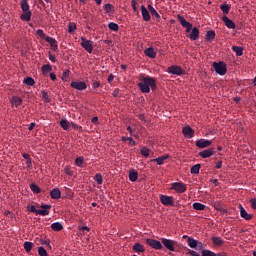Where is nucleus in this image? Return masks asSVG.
Returning a JSON list of instances; mask_svg holds the SVG:
<instances>
[{
	"instance_id": "473e14b6",
	"label": "nucleus",
	"mask_w": 256,
	"mask_h": 256,
	"mask_svg": "<svg viewBox=\"0 0 256 256\" xmlns=\"http://www.w3.org/2000/svg\"><path fill=\"white\" fill-rule=\"evenodd\" d=\"M25 85H28L29 87H33L35 85V80L31 77H26L23 81Z\"/></svg>"
},
{
	"instance_id": "f03ea898",
	"label": "nucleus",
	"mask_w": 256,
	"mask_h": 256,
	"mask_svg": "<svg viewBox=\"0 0 256 256\" xmlns=\"http://www.w3.org/2000/svg\"><path fill=\"white\" fill-rule=\"evenodd\" d=\"M213 68L218 75H225L227 73V64L225 62H214Z\"/></svg>"
},
{
	"instance_id": "8fccbe9b",
	"label": "nucleus",
	"mask_w": 256,
	"mask_h": 256,
	"mask_svg": "<svg viewBox=\"0 0 256 256\" xmlns=\"http://www.w3.org/2000/svg\"><path fill=\"white\" fill-rule=\"evenodd\" d=\"M62 81H69V70H65L62 74Z\"/></svg>"
},
{
	"instance_id": "49530a36",
	"label": "nucleus",
	"mask_w": 256,
	"mask_h": 256,
	"mask_svg": "<svg viewBox=\"0 0 256 256\" xmlns=\"http://www.w3.org/2000/svg\"><path fill=\"white\" fill-rule=\"evenodd\" d=\"M229 5H227V4H223V5H221V10L223 11V13L225 14V15H228L229 14Z\"/></svg>"
},
{
	"instance_id": "a18cd8bd",
	"label": "nucleus",
	"mask_w": 256,
	"mask_h": 256,
	"mask_svg": "<svg viewBox=\"0 0 256 256\" xmlns=\"http://www.w3.org/2000/svg\"><path fill=\"white\" fill-rule=\"evenodd\" d=\"M77 29V25L75 23L71 22L68 24V33H73Z\"/></svg>"
},
{
	"instance_id": "393cba45",
	"label": "nucleus",
	"mask_w": 256,
	"mask_h": 256,
	"mask_svg": "<svg viewBox=\"0 0 256 256\" xmlns=\"http://www.w3.org/2000/svg\"><path fill=\"white\" fill-rule=\"evenodd\" d=\"M51 229L52 231H62L63 224H61V222H54L51 224Z\"/></svg>"
},
{
	"instance_id": "a19ab883",
	"label": "nucleus",
	"mask_w": 256,
	"mask_h": 256,
	"mask_svg": "<svg viewBox=\"0 0 256 256\" xmlns=\"http://www.w3.org/2000/svg\"><path fill=\"white\" fill-rule=\"evenodd\" d=\"M60 127H62V129H64V131L69 130V122H67V120H61Z\"/></svg>"
},
{
	"instance_id": "7c9ffc66",
	"label": "nucleus",
	"mask_w": 256,
	"mask_h": 256,
	"mask_svg": "<svg viewBox=\"0 0 256 256\" xmlns=\"http://www.w3.org/2000/svg\"><path fill=\"white\" fill-rule=\"evenodd\" d=\"M212 243L217 247H221L223 245V239L221 237H212Z\"/></svg>"
},
{
	"instance_id": "2eb2a0df",
	"label": "nucleus",
	"mask_w": 256,
	"mask_h": 256,
	"mask_svg": "<svg viewBox=\"0 0 256 256\" xmlns=\"http://www.w3.org/2000/svg\"><path fill=\"white\" fill-rule=\"evenodd\" d=\"M222 21L225 23L226 27L228 29H235L237 26L235 25V22H233V20L229 19V17L224 16L222 18Z\"/></svg>"
},
{
	"instance_id": "bb28decb",
	"label": "nucleus",
	"mask_w": 256,
	"mask_h": 256,
	"mask_svg": "<svg viewBox=\"0 0 256 256\" xmlns=\"http://www.w3.org/2000/svg\"><path fill=\"white\" fill-rule=\"evenodd\" d=\"M187 243H188L189 247H191V249H195V247H197V245H199V241H197L191 237H188Z\"/></svg>"
},
{
	"instance_id": "6e6552de",
	"label": "nucleus",
	"mask_w": 256,
	"mask_h": 256,
	"mask_svg": "<svg viewBox=\"0 0 256 256\" xmlns=\"http://www.w3.org/2000/svg\"><path fill=\"white\" fill-rule=\"evenodd\" d=\"M146 243L147 245H149V247H152V249H157V250L163 249V244H161V242L158 240L148 238L146 239Z\"/></svg>"
},
{
	"instance_id": "cd10ccee",
	"label": "nucleus",
	"mask_w": 256,
	"mask_h": 256,
	"mask_svg": "<svg viewBox=\"0 0 256 256\" xmlns=\"http://www.w3.org/2000/svg\"><path fill=\"white\" fill-rule=\"evenodd\" d=\"M193 209H195L196 211H205V204L199 203V202H195L192 205Z\"/></svg>"
},
{
	"instance_id": "69168bd1",
	"label": "nucleus",
	"mask_w": 256,
	"mask_h": 256,
	"mask_svg": "<svg viewBox=\"0 0 256 256\" xmlns=\"http://www.w3.org/2000/svg\"><path fill=\"white\" fill-rule=\"evenodd\" d=\"M113 79H115V76H113V74H110L108 76V83H113Z\"/></svg>"
},
{
	"instance_id": "f704fd0d",
	"label": "nucleus",
	"mask_w": 256,
	"mask_h": 256,
	"mask_svg": "<svg viewBox=\"0 0 256 256\" xmlns=\"http://www.w3.org/2000/svg\"><path fill=\"white\" fill-rule=\"evenodd\" d=\"M232 50L235 51L237 57H241L243 55V48L239 46H233Z\"/></svg>"
},
{
	"instance_id": "f3484780",
	"label": "nucleus",
	"mask_w": 256,
	"mask_h": 256,
	"mask_svg": "<svg viewBox=\"0 0 256 256\" xmlns=\"http://www.w3.org/2000/svg\"><path fill=\"white\" fill-rule=\"evenodd\" d=\"M214 153V150L212 148H208L206 150H203L199 153L200 157H202V159H207L208 157H211Z\"/></svg>"
},
{
	"instance_id": "412c9836",
	"label": "nucleus",
	"mask_w": 256,
	"mask_h": 256,
	"mask_svg": "<svg viewBox=\"0 0 256 256\" xmlns=\"http://www.w3.org/2000/svg\"><path fill=\"white\" fill-rule=\"evenodd\" d=\"M167 159H169V155L165 154L158 158L152 159L151 161L157 163V165H163V163H165V161H167Z\"/></svg>"
},
{
	"instance_id": "37998d69",
	"label": "nucleus",
	"mask_w": 256,
	"mask_h": 256,
	"mask_svg": "<svg viewBox=\"0 0 256 256\" xmlns=\"http://www.w3.org/2000/svg\"><path fill=\"white\" fill-rule=\"evenodd\" d=\"M30 189L33 193H41V188L37 184H31Z\"/></svg>"
},
{
	"instance_id": "79ce46f5",
	"label": "nucleus",
	"mask_w": 256,
	"mask_h": 256,
	"mask_svg": "<svg viewBox=\"0 0 256 256\" xmlns=\"http://www.w3.org/2000/svg\"><path fill=\"white\" fill-rule=\"evenodd\" d=\"M149 152H150V150L147 147H142L140 149V153H141V155H143V157H149Z\"/></svg>"
},
{
	"instance_id": "9b49d317",
	"label": "nucleus",
	"mask_w": 256,
	"mask_h": 256,
	"mask_svg": "<svg viewBox=\"0 0 256 256\" xmlns=\"http://www.w3.org/2000/svg\"><path fill=\"white\" fill-rule=\"evenodd\" d=\"M182 133L186 139H193V135H195V131L190 126H185Z\"/></svg>"
},
{
	"instance_id": "dca6fc26",
	"label": "nucleus",
	"mask_w": 256,
	"mask_h": 256,
	"mask_svg": "<svg viewBox=\"0 0 256 256\" xmlns=\"http://www.w3.org/2000/svg\"><path fill=\"white\" fill-rule=\"evenodd\" d=\"M141 13L144 21H151V14L144 5L141 6Z\"/></svg>"
},
{
	"instance_id": "c9c22d12",
	"label": "nucleus",
	"mask_w": 256,
	"mask_h": 256,
	"mask_svg": "<svg viewBox=\"0 0 256 256\" xmlns=\"http://www.w3.org/2000/svg\"><path fill=\"white\" fill-rule=\"evenodd\" d=\"M108 29H110V31H119V25L115 22H110L108 24Z\"/></svg>"
},
{
	"instance_id": "603ef678",
	"label": "nucleus",
	"mask_w": 256,
	"mask_h": 256,
	"mask_svg": "<svg viewBox=\"0 0 256 256\" xmlns=\"http://www.w3.org/2000/svg\"><path fill=\"white\" fill-rule=\"evenodd\" d=\"M83 161V157H78L75 159V164L77 165V167H82Z\"/></svg>"
},
{
	"instance_id": "338daca9",
	"label": "nucleus",
	"mask_w": 256,
	"mask_h": 256,
	"mask_svg": "<svg viewBox=\"0 0 256 256\" xmlns=\"http://www.w3.org/2000/svg\"><path fill=\"white\" fill-rule=\"evenodd\" d=\"M189 255H192V256H199V253H197V252L191 250V251H189Z\"/></svg>"
},
{
	"instance_id": "72a5a7b5",
	"label": "nucleus",
	"mask_w": 256,
	"mask_h": 256,
	"mask_svg": "<svg viewBox=\"0 0 256 256\" xmlns=\"http://www.w3.org/2000/svg\"><path fill=\"white\" fill-rule=\"evenodd\" d=\"M206 41H213L215 39V31H208L205 36Z\"/></svg>"
},
{
	"instance_id": "c03bdc74",
	"label": "nucleus",
	"mask_w": 256,
	"mask_h": 256,
	"mask_svg": "<svg viewBox=\"0 0 256 256\" xmlns=\"http://www.w3.org/2000/svg\"><path fill=\"white\" fill-rule=\"evenodd\" d=\"M94 179L98 185L103 184V176L100 173L96 174Z\"/></svg>"
},
{
	"instance_id": "09e8293b",
	"label": "nucleus",
	"mask_w": 256,
	"mask_h": 256,
	"mask_svg": "<svg viewBox=\"0 0 256 256\" xmlns=\"http://www.w3.org/2000/svg\"><path fill=\"white\" fill-rule=\"evenodd\" d=\"M41 245H46L48 249H51V240L46 239V240H40Z\"/></svg>"
},
{
	"instance_id": "5701e85b",
	"label": "nucleus",
	"mask_w": 256,
	"mask_h": 256,
	"mask_svg": "<svg viewBox=\"0 0 256 256\" xmlns=\"http://www.w3.org/2000/svg\"><path fill=\"white\" fill-rule=\"evenodd\" d=\"M10 103L13 107H19L23 103V99L19 98V96H13Z\"/></svg>"
},
{
	"instance_id": "a211bd4d",
	"label": "nucleus",
	"mask_w": 256,
	"mask_h": 256,
	"mask_svg": "<svg viewBox=\"0 0 256 256\" xmlns=\"http://www.w3.org/2000/svg\"><path fill=\"white\" fill-rule=\"evenodd\" d=\"M45 41L50 44L52 51H57V49H58L57 40H55L54 38H51V37H47V38H45Z\"/></svg>"
},
{
	"instance_id": "6e6d98bb",
	"label": "nucleus",
	"mask_w": 256,
	"mask_h": 256,
	"mask_svg": "<svg viewBox=\"0 0 256 256\" xmlns=\"http://www.w3.org/2000/svg\"><path fill=\"white\" fill-rule=\"evenodd\" d=\"M38 210H39V209L35 208L34 205L28 207V211H29L30 213H36V215H37V211H38Z\"/></svg>"
},
{
	"instance_id": "0e129e2a",
	"label": "nucleus",
	"mask_w": 256,
	"mask_h": 256,
	"mask_svg": "<svg viewBox=\"0 0 256 256\" xmlns=\"http://www.w3.org/2000/svg\"><path fill=\"white\" fill-rule=\"evenodd\" d=\"M49 59H50V61H52V63H55V61H57V58H55V55H53V54L49 55Z\"/></svg>"
},
{
	"instance_id": "423d86ee",
	"label": "nucleus",
	"mask_w": 256,
	"mask_h": 256,
	"mask_svg": "<svg viewBox=\"0 0 256 256\" xmlns=\"http://www.w3.org/2000/svg\"><path fill=\"white\" fill-rule=\"evenodd\" d=\"M81 46L88 53H93V41L85 39V37L81 38Z\"/></svg>"
},
{
	"instance_id": "f257e3e1",
	"label": "nucleus",
	"mask_w": 256,
	"mask_h": 256,
	"mask_svg": "<svg viewBox=\"0 0 256 256\" xmlns=\"http://www.w3.org/2000/svg\"><path fill=\"white\" fill-rule=\"evenodd\" d=\"M138 87L142 93H150L151 89L152 91H155L157 89V83L155 82L154 78H151L149 76L140 75L138 77Z\"/></svg>"
},
{
	"instance_id": "ddd939ff",
	"label": "nucleus",
	"mask_w": 256,
	"mask_h": 256,
	"mask_svg": "<svg viewBox=\"0 0 256 256\" xmlns=\"http://www.w3.org/2000/svg\"><path fill=\"white\" fill-rule=\"evenodd\" d=\"M239 209H240V216L242 217V219H245V221H251V219H253V215L247 213V210L243 208V205L240 204Z\"/></svg>"
},
{
	"instance_id": "6ab92c4d",
	"label": "nucleus",
	"mask_w": 256,
	"mask_h": 256,
	"mask_svg": "<svg viewBox=\"0 0 256 256\" xmlns=\"http://www.w3.org/2000/svg\"><path fill=\"white\" fill-rule=\"evenodd\" d=\"M189 39H191V41H197V39H199V28L194 27L189 35Z\"/></svg>"
},
{
	"instance_id": "20e7f679",
	"label": "nucleus",
	"mask_w": 256,
	"mask_h": 256,
	"mask_svg": "<svg viewBox=\"0 0 256 256\" xmlns=\"http://www.w3.org/2000/svg\"><path fill=\"white\" fill-rule=\"evenodd\" d=\"M177 19H178L180 25H182V27H185L186 33H191V30L193 29V24L187 22L185 17H183L181 15H178Z\"/></svg>"
},
{
	"instance_id": "1a4fd4ad",
	"label": "nucleus",
	"mask_w": 256,
	"mask_h": 256,
	"mask_svg": "<svg viewBox=\"0 0 256 256\" xmlns=\"http://www.w3.org/2000/svg\"><path fill=\"white\" fill-rule=\"evenodd\" d=\"M70 85L73 89H76L77 91H85V89H87V83L83 81L71 82Z\"/></svg>"
},
{
	"instance_id": "e433bc0d",
	"label": "nucleus",
	"mask_w": 256,
	"mask_h": 256,
	"mask_svg": "<svg viewBox=\"0 0 256 256\" xmlns=\"http://www.w3.org/2000/svg\"><path fill=\"white\" fill-rule=\"evenodd\" d=\"M24 249L26 253H31V249H33V242H25Z\"/></svg>"
},
{
	"instance_id": "052dcab7",
	"label": "nucleus",
	"mask_w": 256,
	"mask_h": 256,
	"mask_svg": "<svg viewBox=\"0 0 256 256\" xmlns=\"http://www.w3.org/2000/svg\"><path fill=\"white\" fill-rule=\"evenodd\" d=\"M252 209H256V198L250 199Z\"/></svg>"
},
{
	"instance_id": "680f3d73",
	"label": "nucleus",
	"mask_w": 256,
	"mask_h": 256,
	"mask_svg": "<svg viewBox=\"0 0 256 256\" xmlns=\"http://www.w3.org/2000/svg\"><path fill=\"white\" fill-rule=\"evenodd\" d=\"M22 157H23L24 159H26V161L31 160V156H30L29 154H27V153L22 154Z\"/></svg>"
},
{
	"instance_id": "f8f14e48",
	"label": "nucleus",
	"mask_w": 256,
	"mask_h": 256,
	"mask_svg": "<svg viewBox=\"0 0 256 256\" xmlns=\"http://www.w3.org/2000/svg\"><path fill=\"white\" fill-rule=\"evenodd\" d=\"M160 202L162 203V205L169 207L173 205V198L172 196L162 195L160 196Z\"/></svg>"
},
{
	"instance_id": "39448f33",
	"label": "nucleus",
	"mask_w": 256,
	"mask_h": 256,
	"mask_svg": "<svg viewBox=\"0 0 256 256\" xmlns=\"http://www.w3.org/2000/svg\"><path fill=\"white\" fill-rule=\"evenodd\" d=\"M171 189L176 191V193H185L187 191V185L183 182H174L172 183Z\"/></svg>"
},
{
	"instance_id": "a878e982",
	"label": "nucleus",
	"mask_w": 256,
	"mask_h": 256,
	"mask_svg": "<svg viewBox=\"0 0 256 256\" xmlns=\"http://www.w3.org/2000/svg\"><path fill=\"white\" fill-rule=\"evenodd\" d=\"M22 21H31V11H23L22 15L20 16Z\"/></svg>"
},
{
	"instance_id": "e2e57ef3",
	"label": "nucleus",
	"mask_w": 256,
	"mask_h": 256,
	"mask_svg": "<svg viewBox=\"0 0 256 256\" xmlns=\"http://www.w3.org/2000/svg\"><path fill=\"white\" fill-rule=\"evenodd\" d=\"M129 144L132 145L133 147H135L136 143L135 140H133V138L129 137L128 138Z\"/></svg>"
},
{
	"instance_id": "bf43d9fd",
	"label": "nucleus",
	"mask_w": 256,
	"mask_h": 256,
	"mask_svg": "<svg viewBox=\"0 0 256 256\" xmlns=\"http://www.w3.org/2000/svg\"><path fill=\"white\" fill-rule=\"evenodd\" d=\"M131 4H132L133 11L137 12V1L136 0H132Z\"/></svg>"
},
{
	"instance_id": "13d9d810",
	"label": "nucleus",
	"mask_w": 256,
	"mask_h": 256,
	"mask_svg": "<svg viewBox=\"0 0 256 256\" xmlns=\"http://www.w3.org/2000/svg\"><path fill=\"white\" fill-rule=\"evenodd\" d=\"M33 167V162L30 160H26V169H31Z\"/></svg>"
},
{
	"instance_id": "7ed1b4c3",
	"label": "nucleus",
	"mask_w": 256,
	"mask_h": 256,
	"mask_svg": "<svg viewBox=\"0 0 256 256\" xmlns=\"http://www.w3.org/2000/svg\"><path fill=\"white\" fill-rule=\"evenodd\" d=\"M161 243L168 251H175V245H177V242L175 240L161 238Z\"/></svg>"
},
{
	"instance_id": "774afa93",
	"label": "nucleus",
	"mask_w": 256,
	"mask_h": 256,
	"mask_svg": "<svg viewBox=\"0 0 256 256\" xmlns=\"http://www.w3.org/2000/svg\"><path fill=\"white\" fill-rule=\"evenodd\" d=\"M113 97H119V90H115L113 93H112Z\"/></svg>"
},
{
	"instance_id": "4d7b16f0",
	"label": "nucleus",
	"mask_w": 256,
	"mask_h": 256,
	"mask_svg": "<svg viewBox=\"0 0 256 256\" xmlns=\"http://www.w3.org/2000/svg\"><path fill=\"white\" fill-rule=\"evenodd\" d=\"M64 171L66 175H73V172L71 171V168L69 166H66L64 168Z\"/></svg>"
},
{
	"instance_id": "2f4dec72",
	"label": "nucleus",
	"mask_w": 256,
	"mask_h": 256,
	"mask_svg": "<svg viewBox=\"0 0 256 256\" xmlns=\"http://www.w3.org/2000/svg\"><path fill=\"white\" fill-rule=\"evenodd\" d=\"M52 69H53V68L51 67V64L43 65V66H42V74H43V75H47V73L51 72Z\"/></svg>"
},
{
	"instance_id": "aec40b11",
	"label": "nucleus",
	"mask_w": 256,
	"mask_h": 256,
	"mask_svg": "<svg viewBox=\"0 0 256 256\" xmlns=\"http://www.w3.org/2000/svg\"><path fill=\"white\" fill-rule=\"evenodd\" d=\"M144 54L146 55V57H150V59H155V57H157V53L155 52V49L153 47L147 48L144 51Z\"/></svg>"
},
{
	"instance_id": "4c0bfd02",
	"label": "nucleus",
	"mask_w": 256,
	"mask_h": 256,
	"mask_svg": "<svg viewBox=\"0 0 256 256\" xmlns=\"http://www.w3.org/2000/svg\"><path fill=\"white\" fill-rule=\"evenodd\" d=\"M137 178H138V174L136 171H131L129 173V179L130 181H132L133 183H135V181H137Z\"/></svg>"
},
{
	"instance_id": "0eeeda50",
	"label": "nucleus",
	"mask_w": 256,
	"mask_h": 256,
	"mask_svg": "<svg viewBox=\"0 0 256 256\" xmlns=\"http://www.w3.org/2000/svg\"><path fill=\"white\" fill-rule=\"evenodd\" d=\"M168 73H170L171 75H185V70H183V68H181V66H170L168 67Z\"/></svg>"
},
{
	"instance_id": "c756f323",
	"label": "nucleus",
	"mask_w": 256,
	"mask_h": 256,
	"mask_svg": "<svg viewBox=\"0 0 256 256\" xmlns=\"http://www.w3.org/2000/svg\"><path fill=\"white\" fill-rule=\"evenodd\" d=\"M200 170H201V164H196L192 166L190 173H192V175H199Z\"/></svg>"
},
{
	"instance_id": "864d4df0",
	"label": "nucleus",
	"mask_w": 256,
	"mask_h": 256,
	"mask_svg": "<svg viewBox=\"0 0 256 256\" xmlns=\"http://www.w3.org/2000/svg\"><path fill=\"white\" fill-rule=\"evenodd\" d=\"M36 33H37V35H39V37H40L41 39H47V37H46V35H45V32H43L42 29H38V30L36 31Z\"/></svg>"
},
{
	"instance_id": "4be33fe9",
	"label": "nucleus",
	"mask_w": 256,
	"mask_h": 256,
	"mask_svg": "<svg viewBox=\"0 0 256 256\" xmlns=\"http://www.w3.org/2000/svg\"><path fill=\"white\" fill-rule=\"evenodd\" d=\"M51 199H61V190L59 188H54L50 192Z\"/></svg>"
},
{
	"instance_id": "de8ad7c7",
	"label": "nucleus",
	"mask_w": 256,
	"mask_h": 256,
	"mask_svg": "<svg viewBox=\"0 0 256 256\" xmlns=\"http://www.w3.org/2000/svg\"><path fill=\"white\" fill-rule=\"evenodd\" d=\"M202 256H217L214 252H211L210 250H203Z\"/></svg>"
},
{
	"instance_id": "3c124183",
	"label": "nucleus",
	"mask_w": 256,
	"mask_h": 256,
	"mask_svg": "<svg viewBox=\"0 0 256 256\" xmlns=\"http://www.w3.org/2000/svg\"><path fill=\"white\" fill-rule=\"evenodd\" d=\"M104 9H105L106 13H111L113 11V5L107 3V4H105Z\"/></svg>"
},
{
	"instance_id": "9d476101",
	"label": "nucleus",
	"mask_w": 256,
	"mask_h": 256,
	"mask_svg": "<svg viewBox=\"0 0 256 256\" xmlns=\"http://www.w3.org/2000/svg\"><path fill=\"white\" fill-rule=\"evenodd\" d=\"M51 211V205L45 204L41 206V209H38L37 215H42V217H47Z\"/></svg>"
},
{
	"instance_id": "ea45409f",
	"label": "nucleus",
	"mask_w": 256,
	"mask_h": 256,
	"mask_svg": "<svg viewBox=\"0 0 256 256\" xmlns=\"http://www.w3.org/2000/svg\"><path fill=\"white\" fill-rule=\"evenodd\" d=\"M21 9L22 11H29V2L27 0L21 1Z\"/></svg>"
},
{
	"instance_id": "c85d7f7f",
	"label": "nucleus",
	"mask_w": 256,
	"mask_h": 256,
	"mask_svg": "<svg viewBox=\"0 0 256 256\" xmlns=\"http://www.w3.org/2000/svg\"><path fill=\"white\" fill-rule=\"evenodd\" d=\"M148 9H149L152 17H155L156 19H161L159 12H157V10H155L152 5H148Z\"/></svg>"
},
{
	"instance_id": "4468645a",
	"label": "nucleus",
	"mask_w": 256,
	"mask_h": 256,
	"mask_svg": "<svg viewBox=\"0 0 256 256\" xmlns=\"http://www.w3.org/2000/svg\"><path fill=\"white\" fill-rule=\"evenodd\" d=\"M211 145V141L206 139H200L196 141V147L199 149H205V147H209Z\"/></svg>"
},
{
	"instance_id": "b1692460",
	"label": "nucleus",
	"mask_w": 256,
	"mask_h": 256,
	"mask_svg": "<svg viewBox=\"0 0 256 256\" xmlns=\"http://www.w3.org/2000/svg\"><path fill=\"white\" fill-rule=\"evenodd\" d=\"M133 251H135V253H145V246L141 243H135L133 245Z\"/></svg>"
},
{
	"instance_id": "5fc2aeb1",
	"label": "nucleus",
	"mask_w": 256,
	"mask_h": 256,
	"mask_svg": "<svg viewBox=\"0 0 256 256\" xmlns=\"http://www.w3.org/2000/svg\"><path fill=\"white\" fill-rule=\"evenodd\" d=\"M42 98L46 103H49L50 99H49V94H47V92H42Z\"/></svg>"
},
{
	"instance_id": "58836bf2",
	"label": "nucleus",
	"mask_w": 256,
	"mask_h": 256,
	"mask_svg": "<svg viewBox=\"0 0 256 256\" xmlns=\"http://www.w3.org/2000/svg\"><path fill=\"white\" fill-rule=\"evenodd\" d=\"M38 255L49 256V254L47 253V250L43 246L38 247Z\"/></svg>"
}]
</instances>
